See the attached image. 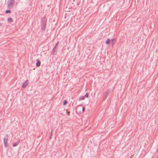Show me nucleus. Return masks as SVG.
<instances>
[{"instance_id":"obj_1","label":"nucleus","mask_w":158,"mask_h":158,"mask_svg":"<svg viewBox=\"0 0 158 158\" xmlns=\"http://www.w3.org/2000/svg\"><path fill=\"white\" fill-rule=\"evenodd\" d=\"M15 0H8V6L9 9L12 7L15 4Z\"/></svg>"},{"instance_id":"obj_2","label":"nucleus","mask_w":158,"mask_h":158,"mask_svg":"<svg viewBox=\"0 0 158 158\" xmlns=\"http://www.w3.org/2000/svg\"><path fill=\"white\" fill-rule=\"evenodd\" d=\"M8 139V135L6 134V137L4 138V146L6 147L8 146L7 143V140Z\"/></svg>"},{"instance_id":"obj_3","label":"nucleus","mask_w":158,"mask_h":158,"mask_svg":"<svg viewBox=\"0 0 158 158\" xmlns=\"http://www.w3.org/2000/svg\"><path fill=\"white\" fill-rule=\"evenodd\" d=\"M28 85V81L26 80L22 84V87L25 88Z\"/></svg>"},{"instance_id":"obj_4","label":"nucleus","mask_w":158,"mask_h":158,"mask_svg":"<svg viewBox=\"0 0 158 158\" xmlns=\"http://www.w3.org/2000/svg\"><path fill=\"white\" fill-rule=\"evenodd\" d=\"M58 43V42H57L56 44L55 45V46L52 49V53H53V54H54V53L56 51V49L57 48V46Z\"/></svg>"},{"instance_id":"obj_5","label":"nucleus","mask_w":158,"mask_h":158,"mask_svg":"<svg viewBox=\"0 0 158 158\" xmlns=\"http://www.w3.org/2000/svg\"><path fill=\"white\" fill-rule=\"evenodd\" d=\"M110 90L109 89L107 90L105 93V98H106L108 96Z\"/></svg>"},{"instance_id":"obj_6","label":"nucleus","mask_w":158,"mask_h":158,"mask_svg":"<svg viewBox=\"0 0 158 158\" xmlns=\"http://www.w3.org/2000/svg\"><path fill=\"white\" fill-rule=\"evenodd\" d=\"M19 142H20V139L19 140L17 141V142L14 143L13 144V146L14 147H15L16 146H17L19 143Z\"/></svg>"},{"instance_id":"obj_7","label":"nucleus","mask_w":158,"mask_h":158,"mask_svg":"<svg viewBox=\"0 0 158 158\" xmlns=\"http://www.w3.org/2000/svg\"><path fill=\"white\" fill-rule=\"evenodd\" d=\"M46 23H44V24L41 27V29L43 31H44L45 29V27H46Z\"/></svg>"},{"instance_id":"obj_8","label":"nucleus","mask_w":158,"mask_h":158,"mask_svg":"<svg viewBox=\"0 0 158 158\" xmlns=\"http://www.w3.org/2000/svg\"><path fill=\"white\" fill-rule=\"evenodd\" d=\"M40 60H38L36 63V65L37 66L39 67L40 65Z\"/></svg>"},{"instance_id":"obj_9","label":"nucleus","mask_w":158,"mask_h":158,"mask_svg":"<svg viewBox=\"0 0 158 158\" xmlns=\"http://www.w3.org/2000/svg\"><path fill=\"white\" fill-rule=\"evenodd\" d=\"M110 40L109 39H107L106 41V44H108L110 43Z\"/></svg>"},{"instance_id":"obj_10","label":"nucleus","mask_w":158,"mask_h":158,"mask_svg":"<svg viewBox=\"0 0 158 158\" xmlns=\"http://www.w3.org/2000/svg\"><path fill=\"white\" fill-rule=\"evenodd\" d=\"M85 99V97L84 96H82L80 98L79 100L81 101Z\"/></svg>"},{"instance_id":"obj_11","label":"nucleus","mask_w":158,"mask_h":158,"mask_svg":"<svg viewBox=\"0 0 158 158\" xmlns=\"http://www.w3.org/2000/svg\"><path fill=\"white\" fill-rule=\"evenodd\" d=\"M12 19L11 18H9L8 19V21L9 22H10V23L11 22H12Z\"/></svg>"},{"instance_id":"obj_12","label":"nucleus","mask_w":158,"mask_h":158,"mask_svg":"<svg viewBox=\"0 0 158 158\" xmlns=\"http://www.w3.org/2000/svg\"><path fill=\"white\" fill-rule=\"evenodd\" d=\"M115 40V39H112L111 40H110V41H111L112 43L113 44V45L114 43Z\"/></svg>"},{"instance_id":"obj_13","label":"nucleus","mask_w":158,"mask_h":158,"mask_svg":"<svg viewBox=\"0 0 158 158\" xmlns=\"http://www.w3.org/2000/svg\"><path fill=\"white\" fill-rule=\"evenodd\" d=\"M10 12H11V11L10 10H6V13H10Z\"/></svg>"},{"instance_id":"obj_14","label":"nucleus","mask_w":158,"mask_h":158,"mask_svg":"<svg viewBox=\"0 0 158 158\" xmlns=\"http://www.w3.org/2000/svg\"><path fill=\"white\" fill-rule=\"evenodd\" d=\"M67 103V101L66 100H65L63 102V105H65L66 104V103Z\"/></svg>"},{"instance_id":"obj_15","label":"nucleus","mask_w":158,"mask_h":158,"mask_svg":"<svg viewBox=\"0 0 158 158\" xmlns=\"http://www.w3.org/2000/svg\"><path fill=\"white\" fill-rule=\"evenodd\" d=\"M88 94L87 93H86L85 94V95L84 97H86V98H87L88 97Z\"/></svg>"},{"instance_id":"obj_16","label":"nucleus","mask_w":158,"mask_h":158,"mask_svg":"<svg viewBox=\"0 0 158 158\" xmlns=\"http://www.w3.org/2000/svg\"><path fill=\"white\" fill-rule=\"evenodd\" d=\"M82 111L83 112L84 111V110H85V108L84 107H83L82 108Z\"/></svg>"},{"instance_id":"obj_17","label":"nucleus","mask_w":158,"mask_h":158,"mask_svg":"<svg viewBox=\"0 0 158 158\" xmlns=\"http://www.w3.org/2000/svg\"><path fill=\"white\" fill-rule=\"evenodd\" d=\"M2 23H0V26H1L2 25Z\"/></svg>"},{"instance_id":"obj_18","label":"nucleus","mask_w":158,"mask_h":158,"mask_svg":"<svg viewBox=\"0 0 158 158\" xmlns=\"http://www.w3.org/2000/svg\"><path fill=\"white\" fill-rule=\"evenodd\" d=\"M68 115H69V112H68Z\"/></svg>"},{"instance_id":"obj_19","label":"nucleus","mask_w":158,"mask_h":158,"mask_svg":"<svg viewBox=\"0 0 158 158\" xmlns=\"http://www.w3.org/2000/svg\"><path fill=\"white\" fill-rule=\"evenodd\" d=\"M43 18L45 19V17H43Z\"/></svg>"},{"instance_id":"obj_20","label":"nucleus","mask_w":158,"mask_h":158,"mask_svg":"<svg viewBox=\"0 0 158 158\" xmlns=\"http://www.w3.org/2000/svg\"><path fill=\"white\" fill-rule=\"evenodd\" d=\"M157 152H158V149L157 150Z\"/></svg>"}]
</instances>
